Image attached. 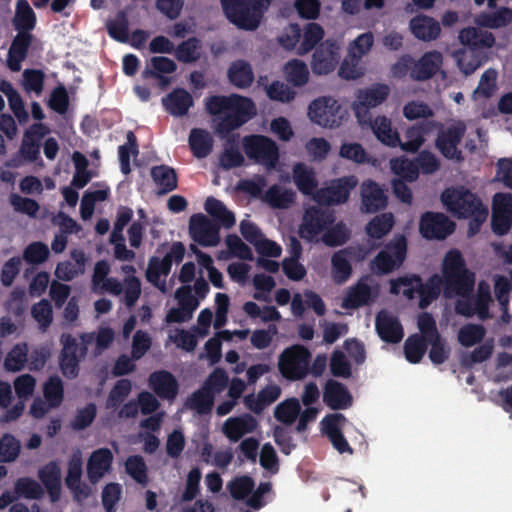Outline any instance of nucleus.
I'll list each match as a JSON object with an SVG mask.
<instances>
[{
    "label": "nucleus",
    "mask_w": 512,
    "mask_h": 512,
    "mask_svg": "<svg viewBox=\"0 0 512 512\" xmlns=\"http://www.w3.org/2000/svg\"><path fill=\"white\" fill-rule=\"evenodd\" d=\"M410 28L413 35L423 41L435 40L441 28L439 23L429 16H417L410 21Z\"/></svg>",
    "instance_id": "31"
},
{
    "label": "nucleus",
    "mask_w": 512,
    "mask_h": 512,
    "mask_svg": "<svg viewBox=\"0 0 512 512\" xmlns=\"http://www.w3.org/2000/svg\"><path fill=\"white\" fill-rule=\"evenodd\" d=\"M204 208L206 212L220 225L231 228L235 224V216L220 200L210 196L206 199Z\"/></svg>",
    "instance_id": "37"
},
{
    "label": "nucleus",
    "mask_w": 512,
    "mask_h": 512,
    "mask_svg": "<svg viewBox=\"0 0 512 512\" xmlns=\"http://www.w3.org/2000/svg\"><path fill=\"white\" fill-rule=\"evenodd\" d=\"M356 255V249L346 247L336 251L331 257V276L335 284L341 285L349 280L353 269L351 260Z\"/></svg>",
    "instance_id": "20"
},
{
    "label": "nucleus",
    "mask_w": 512,
    "mask_h": 512,
    "mask_svg": "<svg viewBox=\"0 0 512 512\" xmlns=\"http://www.w3.org/2000/svg\"><path fill=\"white\" fill-rule=\"evenodd\" d=\"M300 404L296 398H290L279 403L274 410V417L286 425L292 424L300 414Z\"/></svg>",
    "instance_id": "50"
},
{
    "label": "nucleus",
    "mask_w": 512,
    "mask_h": 512,
    "mask_svg": "<svg viewBox=\"0 0 512 512\" xmlns=\"http://www.w3.org/2000/svg\"><path fill=\"white\" fill-rule=\"evenodd\" d=\"M33 35L20 31L13 39L7 56V66L12 72L21 70V63L26 59Z\"/></svg>",
    "instance_id": "26"
},
{
    "label": "nucleus",
    "mask_w": 512,
    "mask_h": 512,
    "mask_svg": "<svg viewBox=\"0 0 512 512\" xmlns=\"http://www.w3.org/2000/svg\"><path fill=\"white\" fill-rule=\"evenodd\" d=\"M213 405V391L204 386L193 392L186 401V406L191 410H195L200 415L209 413Z\"/></svg>",
    "instance_id": "40"
},
{
    "label": "nucleus",
    "mask_w": 512,
    "mask_h": 512,
    "mask_svg": "<svg viewBox=\"0 0 512 512\" xmlns=\"http://www.w3.org/2000/svg\"><path fill=\"white\" fill-rule=\"evenodd\" d=\"M312 354L310 350L300 344L285 348L278 359L280 374L288 381L305 379L310 372Z\"/></svg>",
    "instance_id": "4"
},
{
    "label": "nucleus",
    "mask_w": 512,
    "mask_h": 512,
    "mask_svg": "<svg viewBox=\"0 0 512 512\" xmlns=\"http://www.w3.org/2000/svg\"><path fill=\"white\" fill-rule=\"evenodd\" d=\"M21 450L20 441L10 433H4L0 437V463L15 461Z\"/></svg>",
    "instance_id": "51"
},
{
    "label": "nucleus",
    "mask_w": 512,
    "mask_h": 512,
    "mask_svg": "<svg viewBox=\"0 0 512 512\" xmlns=\"http://www.w3.org/2000/svg\"><path fill=\"white\" fill-rule=\"evenodd\" d=\"M33 319L39 324L42 331H46L53 321L52 305L47 299H41L31 308Z\"/></svg>",
    "instance_id": "58"
},
{
    "label": "nucleus",
    "mask_w": 512,
    "mask_h": 512,
    "mask_svg": "<svg viewBox=\"0 0 512 512\" xmlns=\"http://www.w3.org/2000/svg\"><path fill=\"white\" fill-rule=\"evenodd\" d=\"M460 42L474 53L477 50L491 48L495 43V37L489 31L476 27H467L459 33Z\"/></svg>",
    "instance_id": "27"
},
{
    "label": "nucleus",
    "mask_w": 512,
    "mask_h": 512,
    "mask_svg": "<svg viewBox=\"0 0 512 512\" xmlns=\"http://www.w3.org/2000/svg\"><path fill=\"white\" fill-rule=\"evenodd\" d=\"M171 272V267L157 256H152L148 261V267L146 269V279L152 285L158 287L161 276H168Z\"/></svg>",
    "instance_id": "59"
},
{
    "label": "nucleus",
    "mask_w": 512,
    "mask_h": 512,
    "mask_svg": "<svg viewBox=\"0 0 512 512\" xmlns=\"http://www.w3.org/2000/svg\"><path fill=\"white\" fill-rule=\"evenodd\" d=\"M302 36L303 40L297 48L299 55H305L314 48L316 49V45L324 37V30L318 23L310 22L304 27Z\"/></svg>",
    "instance_id": "44"
},
{
    "label": "nucleus",
    "mask_w": 512,
    "mask_h": 512,
    "mask_svg": "<svg viewBox=\"0 0 512 512\" xmlns=\"http://www.w3.org/2000/svg\"><path fill=\"white\" fill-rule=\"evenodd\" d=\"M371 128L379 141L389 147H398L400 136L392 129L391 121L386 116H377L373 121L370 119Z\"/></svg>",
    "instance_id": "33"
},
{
    "label": "nucleus",
    "mask_w": 512,
    "mask_h": 512,
    "mask_svg": "<svg viewBox=\"0 0 512 512\" xmlns=\"http://www.w3.org/2000/svg\"><path fill=\"white\" fill-rule=\"evenodd\" d=\"M96 414V405L94 403H88L85 407L77 410L71 421V427L76 431L88 428L96 418Z\"/></svg>",
    "instance_id": "63"
},
{
    "label": "nucleus",
    "mask_w": 512,
    "mask_h": 512,
    "mask_svg": "<svg viewBox=\"0 0 512 512\" xmlns=\"http://www.w3.org/2000/svg\"><path fill=\"white\" fill-rule=\"evenodd\" d=\"M177 69L176 63L164 56H154L150 60V66L147 65L142 72V77L147 79L150 77H159V74H171Z\"/></svg>",
    "instance_id": "49"
},
{
    "label": "nucleus",
    "mask_w": 512,
    "mask_h": 512,
    "mask_svg": "<svg viewBox=\"0 0 512 512\" xmlns=\"http://www.w3.org/2000/svg\"><path fill=\"white\" fill-rule=\"evenodd\" d=\"M350 238V231L343 222L335 224L324 233L322 240L329 247H338L345 244Z\"/></svg>",
    "instance_id": "61"
},
{
    "label": "nucleus",
    "mask_w": 512,
    "mask_h": 512,
    "mask_svg": "<svg viewBox=\"0 0 512 512\" xmlns=\"http://www.w3.org/2000/svg\"><path fill=\"white\" fill-rule=\"evenodd\" d=\"M391 169L399 179L404 181H415L418 176V168L415 160H409L407 158H396L391 160Z\"/></svg>",
    "instance_id": "53"
},
{
    "label": "nucleus",
    "mask_w": 512,
    "mask_h": 512,
    "mask_svg": "<svg viewBox=\"0 0 512 512\" xmlns=\"http://www.w3.org/2000/svg\"><path fill=\"white\" fill-rule=\"evenodd\" d=\"M162 105L170 115L182 117L188 114L194 105V100L186 89L175 88L162 98Z\"/></svg>",
    "instance_id": "25"
},
{
    "label": "nucleus",
    "mask_w": 512,
    "mask_h": 512,
    "mask_svg": "<svg viewBox=\"0 0 512 512\" xmlns=\"http://www.w3.org/2000/svg\"><path fill=\"white\" fill-rule=\"evenodd\" d=\"M286 80L295 87L304 86L309 79L307 65L299 59L288 61L284 66Z\"/></svg>",
    "instance_id": "45"
},
{
    "label": "nucleus",
    "mask_w": 512,
    "mask_h": 512,
    "mask_svg": "<svg viewBox=\"0 0 512 512\" xmlns=\"http://www.w3.org/2000/svg\"><path fill=\"white\" fill-rule=\"evenodd\" d=\"M375 329L380 339L386 343L397 344L404 337V329L399 319L385 310L376 315Z\"/></svg>",
    "instance_id": "18"
},
{
    "label": "nucleus",
    "mask_w": 512,
    "mask_h": 512,
    "mask_svg": "<svg viewBox=\"0 0 512 512\" xmlns=\"http://www.w3.org/2000/svg\"><path fill=\"white\" fill-rule=\"evenodd\" d=\"M411 282H414V285L417 288V294L420 298L419 307L421 309L427 308L434 300H436L442 290V283L438 274H434L429 277L426 283H423L422 278L419 275L414 274L411 276L400 277L397 280L392 281L391 292L398 293V284H411Z\"/></svg>",
    "instance_id": "10"
},
{
    "label": "nucleus",
    "mask_w": 512,
    "mask_h": 512,
    "mask_svg": "<svg viewBox=\"0 0 512 512\" xmlns=\"http://www.w3.org/2000/svg\"><path fill=\"white\" fill-rule=\"evenodd\" d=\"M440 126L435 120H422L407 128L404 141L400 140L398 146L405 152L415 153L425 142V137L433 133Z\"/></svg>",
    "instance_id": "15"
},
{
    "label": "nucleus",
    "mask_w": 512,
    "mask_h": 512,
    "mask_svg": "<svg viewBox=\"0 0 512 512\" xmlns=\"http://www.w3.org/2000/svg\"><path fill=\"white\" fill-rule=\"evenodd\" d=\"M356 184L357 180L354 176L340 178L330 187L317 191L315 199L320 204L327 205L345 203Z\"/></svg>",
    "instance_id": "16"
},
{
    "label": "nucleus",
    "mask_w": 512,
    "mask_h": 512,
    "mask_svg": "<svg viewBox=\"0 0 512 512\" xmlns=\"http://www.w3.org/2000/svg\"><path fill=\"white\" fill-rule=\"evenodd\" d=\"M38 477L47 489L52 502L59 500L61 492V471L54 461L44 465L38 472Z\"/></svg>",
    "instance_id": "28"
},
{
    "label": "nucleus",
    "mask_w": 512,
    "mask_h": 512,
    "mask_svg": "<svg viewBox=\"0 0 512 512\" xmlns=\"http://www.w3.org/2000/svg\"><path fill=\"white\" fill-rule=\"evenodd\" d=\"M360 59L356 57V53H349L344 58L339 68V76L346 80H355L363 75L362 68L359 66Z\"/></svg>",
    "instance_id": "64"
},
{
    "label": "nucleus",
    "mask_w": 512,
    "mask_h": 512,
    "mask_svg": "<svg viewBox=\"0 0 512 512\" xmlns=\"http://www.w3.org/2000/svg\"><path fill=\"white\" fill-rule=\"evenodd\" d=\"M125 469L127 474H129V476L133 478L137 483L142 485L147 484V466L142 456H129L125 462Z\"/></svg>",
    "instance_id": "57"
},
{
    "label": "nucleus",
    "mask_w": 512,
    "mask_h": 512,
    "mask_svg": "<svg viewBox=\"0 0 512 512\" xmlns=\"http://www.w3.org/2000/svg\"><path fill=\"white\" fill-rule=\"evenodd\" d=\"M264 199L272 208L285 209L294 202L295 193L290 189L274 184L268 188Z\"/></svg>",
    "instance_id": "41"
},
{
    "label": "nucleus",
    "mask_w": 512,
    "mask_h": 512,
    "mask_svg": "<svg viewBox=\"0 0 512 512\" xmlns=\"http://www.w3.org/2000/svg\"><path fill=\"white\" fill-rule=\"evenodd\" d=\"M308 116L313 123L319 126L334 128L341 125L345 111L333 97L322 96L310 103Z\"/></svg>",
    "instance_id": "6"
},
{
    "label": "nucleus",
    "mask_w": 512,
    "mask_h": 512,
    "mask_svg": "<svg viewBox=\"0 0 512 512\" xmlns=\"http://www.w3.org/2000/svg\"><path fill=\"white\" fill-rule=\"evenodd\" d=\"M389 92V86L381 83L358 90L353 110L359 122L365 123L370 120L369 110L382 104L388 98Z\"/></svg>",
    "instance_id": "9"
},
{
    "label": "nucleus",
    "mask_w": 512,
    "mask_h": 512,
    "mask_svg": "<svg viewBox=\"0 0 512 512\" xmlns=\"http://www.w3.org/2000/svg\"><path fill=\"white\" fill-rule=\"evenodd\" d=\"M394 217L392 213H382L375 216L366 225V233L373 239H381L393 228Z\"/></svg>",
    "instance_id": "46"
},
{
    "label": "nucleus",
    "mask_w": 512,
    "mask_h": 512,
    "mask_svg": "<svg viewBox=\"0 0 512 512\" xmlns=\"http://www.w3.org/2000/svg\"><path fill=\"white\" fill-rule=\"evenodd\" d=\"M256 427V420L249 414L243 417H232L226 420L223 425L225 436L237 442L246 433L252 432Z\"/></svg>",
    "instance_id": "30"
},
{
    "label": "nucleus",
    "mask_w": 512,
    "mask_h": 512,
    "mask_svg": "<svg viewBox=\"0 0 512 512\" xmlns=\"http://www.w3.org/2000/svg\"><path fill=\"white\" fill-rule=\"evenodd\" d=\"M346 422V417L341 413L327 415L323 420V432L330 440L332 446L340 453H353V448L341 431V425Z\"/></svg>",
    "instance_id": "17"
},
{
    "label": "nucleus",
    "mask_w": 512,
    "mask_h": 512,
    "mask_svg": "<svg viewBox=\"0 0 512 512\" xmlns=\"http://www.w3.org/2000/svg\"><path fill=\"white\" fill-rule=\"evenodd\" d=\"M191 238L203 247L215 246L219 242V228L203 214H194L189 221Z\"/></svg>",
    "instance_id": "14"
},
{
    "label": "nucleus",
    "mask_w": 512,
    "mask_h": 512,
    "mask_svg": "<svg viewBox=\"0 0 512 512\" xmlns=\"http://www.w3.org/2000/svg\"><path fill=\"white\" fill-rule=\"evenodd\" d=\"M440 279L446 298L469 297L474 290L475 274L467 268L462 253L457 249L446 253Z\"/></svg>",
    "instance_id": "2"
},
{
    "label": "nucleus",
    "mask_w": 512,
    "mask_h": 512,
    "mask_svg": "<svg viewBox=\"0 0 512 512\" xmlns=\"http://www.w3.org/2000/svg\"><path fill=\"white\" fill-rule=\"evenodd\" d=\"M44 397L51 407H57L63 400L64 388L60 377L51 376L44 385Z\"/></svg>",
    "instance_id": "62"
},
{
    "label": "nucleus",
    "mask_w": 512,
    "mask_h": 512,
    "mask_svg": "<svg viewBox=\"0 0 512 512\" xmlns=\"http://www.w3.org/2000/svg\"><path fill=\"white\" fill-rule=\"evenodd\" d=\"M149 386L163 400L175 399L179 391L176 378L166 370L151 373L149 376Z\"/></svg>",
    "instance_id": "23"
},
{
    "label": "nucleus",
    "mask_w": 512,
    "mask_h": 512,
    "mask_svg": "<svg viewBox=\"0 0 512 512\" xmlns=\"http://www.w3.org/2000/svg\"><path fill=\"white\" fill-rule=\"evenodd\" d=\"M323 401L332 410H343L349 408L353 400L344 384L329 379L324 387Z\"/></svg>",
    "instance_id": "22"
},
{
    "label": "nucleus",
    "mask_w": 512,
    "mask_h": 512,
    "mask_svg": "<svg viewBox=\"0 0 512 512\" xmlns=\"http://www.w3.org/2000/svg\"><path fill=\"white\" fill-rule=\"evenodd\" d=\"M254 487L255 482L248 475L235 477L227 486L231 497L235 500H243L249 497Z\"/></svg>",
    "instance_id": "54"
},
{
    "label": "nucleus",
    "mask_w": 512,
    "mask_h": 512,
    "mask_svg": "<svg viewBox=\"0 0 512 512\" xmlns=\"http://www.w3.org/2000/svg\"><path fill=\"white\" fill-rule=\"evenodd\" d=\"M113 461V454L108 448L95 450L87 462V474L94 482L101 478L110 468Z\"/></svg>",
    "instance_id": "29"
},
{
    "label": "nucleus",
    "mask_w": 512,
    "mask_h": 512,
    "mask_svg": "<svg viewBox=\"0 0 512 512\" xmlns=\"http://www.w3.org/2000/svg\"><path fill=\"white\" fill-rule=\"evenodd\" d=\"M486 330L480 324H466L458 332V341L464 347H471L480 343L485 337Z\"/></svg>",
    "instance_id": "56"
},
{
    "label": "nucleus",
    "mask_w": 512,
    "mask_h": 512,
    "mask_svg": "<svg viewBox=\"0 0 512 512\" xmlns=\"http://www.w3.org/2000/svg\"><path fill=\"white\" fill-rule=\"evenodd\" d=\"M243 149L249 159L269 168L274 167L279 159L277 144L264 135L245 136Z\"/></svg>",
    "instance_id": "8"
},
{
    "label": "nucleus",
    "mask_w": 512,
    "mask_h": 512,
    "mask_svg": "<svg viewBox=\"0 0 512 512\" xmlns=\"http://www.w3.org/2000/svg\"><path fill=\"white\" fill-rule=\"evenodd\" d=\"M293 179L298 190L304 195H312L318 185L314 171L303 163L294 166Z\"/></svg>",
    "instance_id": "36"
},
{
    "label": "nucleus",
    "mask_w": 512,
    "mask_h": 512,
    "mask_svg": "<svg viewBox=\"0 0 512 512\" xmlns=\"http://www.w3.org/2000/svg\"><path fill=\"white\" fill-rule=\"evenodd\" d=\"M15 492L26 499H40L44 494L42 486L29 477H22L16 481Z\"/></svg>",
    "instance_id": "60"
},
{
    "label": "nucleus",
    "mask_w": 512,
    "mask_h": 512,
    "mask_svg": "<svg viewBox=\"0 0 512 512\" xmlns=\"http://www.w3.org/2000/svg\"><path fill=\"white\" fill-rule=\"evenodd\" d=\"M441 201L455 217L468 218L486 210L481 199L464 186L446 188L441 194Z\"/></svg>",
    "instance_id": "5"
},
{
    "label": "nucleus",
    "mask_w": 512,
    "mask_h": 512,
    "mask_svg": "<svg viewBox=\"0 0 512 512\" xmlns=\"http://www.w3.org/2000/svg\"><path fill=\"white\" fill-rule=\"evenodd\" d=\"M428 347V341L420 334L410 335L404 342V355L408 362L412 364L419 363L425 355Z\"/></svg>",
    "instance_id": "43"
},
{
    "label": "nucleus",
    "mask_w": 512,
    "mask_h": 512,
    "mask_svg": "<svg viewBox=\"0 0 512 512\" xmlns=\"http://www.w3.org/2000/svg\"><path fill=\"white\" fill-rule=\"evenodd\" d=\"M438 130L435 140V147L446 159L461 160L462 152L458 146L462 142L467 127L462 120H456L451 125L444 127L442 123L436 128Z\"/></svg>",
    "instance_id": "7"
},
{
    "label": "nucleus",
    "mask_w": 512,
    "mask_h": 512,
    "mask_svg": "<svg viewBox=\"0 0 512 512\" xmlns=\"http://www.w3.org/2000/svg\"><path fill=\"white\" fill-rule=\"evenodd\" d=\"M206 111L214 117L215 131L225 137L255 115L254 102L238 94L213 95L206 99Z\"/></svg>",
    "instance_id": "1"
},
{
    "label": "nucleus",
    "mask_w": 512,
    "mask_h": 512,
    "mask_svg": "<svg viewBox=\"0 0 512 512\" xmlns=\"http://www.w3.org/2000/svg\"><path fill=\"white\" fill-rule=\"evenodd\" d=\"M201 41L196 37L182 41L175 49V57L182 63H194L200 59Z\"/></svg>",
    "instance_id": "48"
},
{
    "label": "nucleus",
    "mask_w": 512,
    "mask_h": 512,
    "mask_svg": "<svg viewBox=\"0 0 512 512\" xmlns=\"http://www.w3.org/2000/svg\"><path fill=\"white\" fill-rule=\"evenodd\" d=\"M455 230V223L441 212L428 211L422 214L419 231L428 240H443Z\"/></svg>",
    "instance_id": "11"
},
{
    "label": "nucleus",
    "mask_w": 512,
    "mask_h": 512,
    "mask_svg": "<svg viewBox=\"0 0 512 512\" xmlns=\"http://www.w3.org/2000/svg\"><path fill=\"white\" fill-rule=\"evenodd\" d=\"M371 300V288L363 280H359L352 286L343 299L342 307L345 309H357L368 305Z\"/></svg>",
    "instance_id": "35"
},
{
    "label": "nucleus",
    "mask_w": 512,
    "mask_h": 512,
    "mask_svg": "<svg viewBox=\"0 0 512 512\" xmlns=\"http://www.w3.org/2000/svg\"><path fill=\"white\" fill-rule=\"evenodd\" d=\"M15 29L30 33L36 25V15L27 0H18L13 20Z\"/></svg>",
    "instance_id": "39"
},
{
    "label": "nucleus",
    "mask_w": 512,
    "mask_h": 512,
    "mask_svg": "<svg viewBox=\"0 0 512 512\" xmlns=\"http://www.w3.org/2000/svg\"><path fill=\"white\" fill-rule=\"evenodd\" d=\"M131 389L132 383L129 379L118 380L108 394L106 407L109 409L118 408L130 394Z\"/></svg>",
    "instance_id": "55"
},
{
    "label": "nucleus",
    "mask_w": 512,
    "mask_h": 512,
    "mask_svg": "<svg viewBox=\"0 0 512 512\" xmlns=\"http://www.w3.org/2000/svg\"><path fill=\"white\" fill-rule=\"evenodd\" d=\"M151 177L162 194L169 193L177 188V174L172 167L167 165L154 166L151 169Z\"/></svg>",
    "instance_id": "38"
},
{
    "label": "nucleus",
    "mask_w": 512,
    "mask_h": 512,
    "mask_svg": "<svg viewBox=\"0 0 512 512\" xmlns=\"http://www.w3.org/2000/svg\"><path fill=\"white\" fill-rule=\"evenodd\" d=\"M109 36L120 42H129V21L125 11H118L114 20H110L106 24Z\"/></svg>",
    "instance_id": "47"
},
{
    "label": "nucleus",
    "mask_w": 512,
    "mask_h": 512,
    "mask_svg": "<svg viewBox=\"0 0 512 512\" xmlns=\"http://www.w3.org/2000/svg\"><path fill=\"white\" fill-rule=\"evenodd\" d=\"M28 361V346L26 343L16 344L7 354L4 367L7 371H20Z\"/></svg>",
    "instance_id": "52"
},
{
    "label": "nucleus",
    "mask_w": 512,
    "mask_h": 512,
    "mask_svg": "<svg viewBox=\"0 0 512 512\" xmlns=\"http://www.w3.org/2000/svg\"><path fill=\"white\" fill-rule=\"evenodd\" d=\"M492 231L498 235H506L512 227V195L496 193L492 203Z\"/></svg>",
    "instance_id": "13"
},
{
    "label": "nucleus",
    "mask_w": 512,
    "mask_h": 512,
    "mask_svg": "<svg viewBox=\"0 0 512 512\" xmlns=\"http://www.w3.org/2000/svg\"><path fill=\"white\" fill-rule=\"evenodd\" d=\"M362 210L367 213H375L384 210L388 204V198L378 183L372 180L363 182L361 186Z\"/></svg>",
    "instance_id": "24"
},
{
    "label": "nucleus",
    "mask_w": 512,
    "mask_h": 512,
    "mask_svg": "<svg viewBox=\"0 0 512 512\" xmlns=\"http://www.w3.org/2000/svg\"><path fill=\"white\" fill-rule=\"evenodd\" d=\"M442 62L443 57L440 52L435 50L426 52L419 60H413L410 77L416 81L428 80L438 72Z\"/></svg>",
    "instance_id": "21"
},
{
    "label": "nucleus",
    "mask_w": 512,
    "mask_h": 512,
    "mask_svg": "<svg viewBox=\"0 0 512 512\" xmlns=\"http://www.w3.org/2000/svg\"><path fill=\"white\" fill-rule=\"evenodd\" d=\"M82 476V459L78 455H73L68 462V472L65 479L67 487L72 490L76 495L88 496V492L84 491L81 485Z\"/></svg>",
    "instance_id": "42"
},
{
    "label": "nucleus",
    "mask_w": 512,
    "mask_h": 512,
    "mask_svg": "<svg viewBox=\"0 0 512 512\" xmlns=\"http://www.w3.org/2000/svg\"><path fill=\"white\" fill-rule=\"evenodd\" d=\"M334 222L333 214L328 210H323L318 207H310L306 210L303 217V228L301 229V236L313 238L323 232L328 225Z\"/></svg>",
    "instance_id": "19"
},
{
    "label": "nucleus",
    "mask_w": 512,
    "mask_h": 512,
    "mask_svg": "<svg viewBox=\"0 0 512 512\" xmlns=\"http://www.w3.org/2000/svg\"><path fill=\"white\" fill-rule=\"evenodd\" d=\"M340 61V46L331 39L321 42L315 49L311 67L317 75H327L334 71Z\"/></svg>",
    "instance_id": "12"
},
{
    "label": "nucleus",
    "mask_w": 512,
    "mask_h": 512,
    "mask_svg": "<svg viewBox=\"0 0 512 512\" xmlns=\"http://www.w3.org/2000/svg\"><path fill=\"white\" fill-rule=\"evenodd\" d=\"M228 79L237 88L245 89L252 85L254 73L252 66L245 60H236L228 69Z\"/></svg>",
    "instance_id": "32"
},
{
    "label": "nucleus",
    "mask_w": 512,
    "mask_h": 512,
    "mask_svg": "<svg viewBox=\"0 0 512 512\" xmlns=\"http://www.w3.org/2000/svg\"><path fill=\"white\" fill-rule=\"evenodd\" d=\"M189 146L196 158H205L212 151L213 138L207 130L193 128L189 134Z\"/></svg>",
    "instance_id": "34"
},
{
    "label": "nucleus",
    "mask_w": 512,
    "mask_h": 512,
    "mask_svg": "<svg viewBox=\"0 0 512 512\" xmlns=\"http://www.w3.org/2000/svg\"><path fill=\"white\" fill-rule=\"evenodd\" d=\"M272 0H221L227 19L238 28L255 30Z\"/></svg>",
    "instance_id": "3"
}]
</instances>
